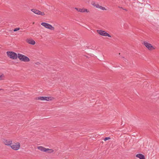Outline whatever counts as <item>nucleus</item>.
<instances>
[{
    "label": "nucleus",
    "mask_w": 159,
    "mask_h": 159,
    "mask_svg": "<svg viewBox=\"0 0 159 159\" xmlns=\"http://www.w3.org/2000/svg\"><path fill=\"white\" fill-rule=\"evenodd\" d=\"M7 56L9 58L13 60L16 59L18 58V54L12 51H8L7 52Z\"/></svg>",
    "instance_id": "f257e3e1"
},
{
    "label": "nucleus",
    "mask_w": 159,
    "mask_h": 159,
    "mask_svg": "<svg viewBox=\"0 0 159 159\" xmlns=\"http://www.w3.org/2000/svg\"><path fill=\"white\" fill-rule=\"evenodd\" d=\"M143 44L149 51H152L156 49V47L153 46L151 44L146 41H143Z\"/></svg>",
    "instance_id": "f03ea898"
},
{
    "label": "nucleus",
    "mask_w": 159,
    "mask_h": 159,
    "mask_svg": "<svg viewBox=\"0 0 159 159\" xmlns=\"http://www.w3.org/2000/svg\"><path fill=\"white\" fill-rule=\"evenodd\" d=\"M18 57L20 61L24 62H29L30 61V59L27 57L20 53L18 54Z\"/></svg>",
    "instance_id": "7ed1b4c3"
},
{
    "label": "nucleus",
    "mask_w": 159,
    "mask_h": 159,
    "mask_svg": "<svg viewBox=\"0 0 159 159\" xmlns=\"http://www.w3.org/2000/svg\"><path fill=\"white\" fill-rule=\"evenodd\" d=\"M20 146V143L17 142L14 143L13 144H11V148L14 150H19Z\"/></svg>",
    "instance_id": "20e7f679"
},
{
    "label": "nucleus",
    "mask_w": 159,
    "mask_h": 159,
    "mask_svg": "<svg viewBox=\"0 0 159 159\" xmlns=\"http://www.w3.org/2000/svg\"><path fill=\"white\" fill-rule=\"evenodd\" d=\"M53 98L51 97H39L36 98V99L40 100L51 101Z\"/></svg>",
    "instance_id": "39448f33"
},
{
    "label": "nucleus",
    "mask_w": 159,
    "mask_h": 159,
    "mask_svg": "<svg viewBox=\"0 0 159 159\" xmlns=\"http://www.w3.org/2000/svg\"><path fill=\"white\" fill-rule=\"evenodd\" d=\"M97 32L100 35L104 36H108L109 37H111L108 33H107L104 30H97Z\"/></svg>",
    "instance_id": "423d86ee"
},
{
    "label": "nucleus",
    "mask_w": 159,
    "mask_h": 159,
    "mask_svg": "<svg viewBox=\"0 0 159 159\" xmlns=\"http://www.w3.org/2000/svg\"><path fill=\"white\" fill-rule=\"evenodd\" d=\"M41 25L46 28L51 30H54L55 28L51 25L45 22H42Z\"/></svg>",
    "instance_id": "0eeeda50"
},
{
    "label": "nucleus",
    "mask_w": 159,
    "mask_h": 159,
    "mask_svg": "<svg viewBox=\"0 0 159 159\" xmlns=\"http://www.w3.org/2000/svg\"><path fill=\"white\" fill-rule=\"evenodd\" d=\"M31 11L34 13L38 15H40L42 16H43L45 15V14L44 12H41L40 11L35 9H31Z\"/></svg>",
    "instance_id": "6e6552de"
},
{
    "label": "nucleus",
    "mask_w": 159,
    "mask_h": 159,
    "mask_svg": "<svg viewBox=\"0 0 159 159\" xmlns=\"http://www.w3.org/2000/svg\"><path fill=\"white\" fill-rule=\"evenodd\" d=\"M12 141L11 140L5 139L3 140V143L5 145L10 147L12 144Z\"/></svg>",
    "instance_id": "1a4fd4ad"
},
{
    "label": "nucleus",
    "mask_w": 159,
    "mask_h": 159,
    "mask_svg": "<svg viewBox=\"0 0 159 159\" xmlns=\"http://www.w3.org/2000/svg\"><path fill=\"white\" fill-rule=\"evenodd\" d=\"M75 9L79 12H89V11H88L87 9H84V8L82 9L78 8L76 7L75 8Z\"/></svg>",
    "instance_id": "9d476101"
},
{
    "label": "nucleus",
    "mask_w": 159,
    "mask_h": 159,
    "mask_svg": "<svg viewBox=\"0 0 159 159\" xmlns=\"http://www.w3.org/2000/svg\"><path fill=\"white\" fill-rule=\"evenodd\" d=\"M26 42L29 44L33 45H34L35 43V41L32 39H27Z\"/></svg>",
    "instance_id": "9b49d317"
},
{
    "label": "nucleus",
    "mask_w": 159,
    "mask_h": 159,
    "mask_svg": "<svg viewBox=\"0 0 159 159\" xmlns=\"http://www.w3.org/2000/svg\"><path fill=\"white\" fill-rule=\"evenodd\" d=\"M137 157L139 158L140 159H145V157L143 155L141 154H138L136 155Z\"/></svg>",
    "instance_id": "f8f14e48"
},
{
    "label": "nucleus",
    "mask_w": 159,
    "mask_h": 159,
    "mask_svg": "<svg viewBox=\"0 0 159 159\" xmlns=\"http://www.w3.org/2000/svg\"><path fill=\"white\" fill-rule=\"evenodd\" d=\"M54 152L53 150L52 149H49V148H45V152H46L48 153H51L53 152Z\"/></svg>",
    "instance_id": "ddd939ff"
},
{
    "label": "nucleus",
    "mask_w": 159,
    "mask_h": 159,
    "mask_svg": "<svg viewBox=\"0 0 159 159\" xmlns=\"http://www.w3.org/2000/svg\"><path fill=\"white\" fill-rule=\"evenodd\" d=\"M37 148L41 151L44 152L45 148L42 146H39L37 147Z\"/></svg>",
    "instance_id": "4468645a"
},
{
    "label": "nucleus",
    "mask_w": 159,
    "mask_h": 159,
    "mask_svg": "<svg viewBox=\"0 0 159 159\" xmlns=\"http://www.w3.org/2000/svg\"><path fill=\"white\" fill-rule=\"evenodd\" d=\"M5 78V76L3 74H2L0 75V80H3Z\"/></svg>",
    "instance_id": "2eb2a0df"
},
{
    "label": "nucleus",
    "mask_w": 159,
    "mask_h": 159,
    "mask_svg": "<svg viewBox=\"0 0 159 159\" xmlns=\"http://www.w3.org/2000/svg\"><path fill=\"white\" fill-rule=\"evenodd\" d=\"M100 8L102 10H106L107 9L105 8V7H102L101 6H100Z\"/></svg>",
    "instance_id": "dca6fc26"
},
{
    "label": "nucleus",
    "mask_w": 159,
    "mask_h": 159,
    "mask_svg": "<svg viewBox=\"0 0 159 159\" xmlns=\"http://www.w3.org/2000/svg\"><path fill=\"white\" fill-rule=\"evenodd\" d=\"M20 29L19 28H16L13 30L15 32L19 30Z\"/></svg>",
    "instance_id": "f3484780"
},
{
    "label": "nucleus",
    "mask_w": 159,
    "mask_h": 159,
    "mask_svg": "<svg viewBox=\"0 0 159 159\" xmlns=\"http://www.w3.org/2000/svg\"><path fill=\"white\" fill-rule=\"evenodd\" d=\"M110 139V138L109 137H106L104 139V140L106 141L107 140H108V139Z\"/></svg>",
    "instance_id": "a211bd4d"
},
{
    "label": "nucleus",
    "mask_w": 159,
    "mask_h": 159,
    "mask_svg": "<svg viewBox=\"0 0 159 159\" xmlns=\"http://www.w3.org/2000/svg\"><path fill=\"white\" fill-rule=\"evenodd\" d=\"M100 6H100V5H99V4H96V7L98 8H100Z\"/></svg>",
    "instance_id": "6ab92c4d"
},
{
    "label": "nucleus",
    "mask_w": 159,
    "mask_h": 159,
    "mask_svg": "<svg viewBox=\"0 0 159 159\" xmlns=\"http://www.w3.org/2000/svg\"><path fill=\"white\" fill-rule=\"evenodd\" d=\"M92 4L94 6H95L96 7V3L94 2H93L92 3Z\"/></svg>",
    "instance_id": "aec40b11"
},
{
    "label": "nucleus",
    "mask_w": 159,
    "mask_h": 159,
    "mask_svg": "<svg viewBox=\"0 0 159 159\" xmlns=\"http://www.w3.org/2000/svg\"><path fill=\"white\" fill-rule=\"evenodd\" d=\"M123 10H125V11H127V10L126 9H125V8H123Z\"/></svg>",
    "instance_id": "412c9836"
},
{
    "label": "nucleus",
    "mask_w": 159,
    "mask_h": 159,
    "mask_svg": "<svg viewBox=\"0 0 159 159\" xmlns=\"http://www.w3.org/2000/svg\"><path fill=\"white\" fill-rule=\"evenodd\" d=\"M119 7V8H121V9H123V8L122 7Z\"/></svg>",
    "instance_id": "4be33fe9"
},
{
    "label": "nucleus",
    "mask_w": 159,
    "mask_h": 159,
    "mask_svg": "<svg viewBox=\"0 0 159 159\" xmlns=\"http://www.w3.org/2000/svg\"><path fill=\"white\" fill-rule=\"evenodd\" d=\"M3 90V89H0V90Z\"/></svg>",
    "instance_id": "5701e85b"
},
{
    "label": "nucleus",
    "mask_w": 159,
    "mask_h": 159,
    "mask_svg": "<svg viewBox=\"0 0 159 159\" xmlns=\"http://www.w3.org/2000/svg\"><path fill=\"white\" fill-rule=\"evenodd\" d=\"M122 58H123L124 59H125V58L124 57H122Z\"/></svg>",
    "instance_id": "b1692460"
}]
</instances>
